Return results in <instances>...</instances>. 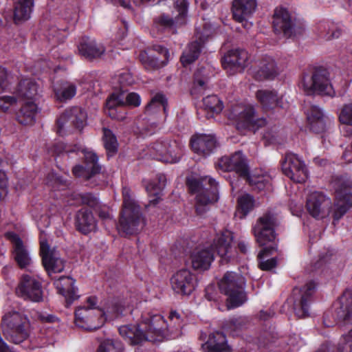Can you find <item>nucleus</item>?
<instances>
[{
	"label": "nucleus",
	"instance_id": "obj_20",
	"mask_svg": "<svg viewBox=\"0 0 352 352\" xmlns=\"http://www.w3.org/2000/svg\"><path fill=\"white\" fill-rule=\"evenodd\" d=\"M87 112L80 107H75L65 111L57 120V132L63 135L65 128L74 126L81 131L87 125Z\"/></svg>",
	"mask_w": 352,
	"mask_h": 352
},
{
	"label": "nucleus",
	"instance_id": "obj_59",
	"mask_svg": "<svg viewBox=\"0 0 352 352\" xmlns=\"http://www.w3.org/2000/svg\"><path fill=\"white\" fill-rule=\"evenodd\" d=\"M17 100L16 95L0 97V110L6 111L10 107L16 104Z\"/></svg>",
	"mask_w": 352,
	"mask_h": 352
},
{
	"label": "nucleus",
	"instance_id": "obj_29",
	"mask_svg": "<svg viewBox=\"0 0 352 352\" xmlns=\"http://www.w3.org/2000/svg\"><path fill=\"white\" fill-rule=\"evenodd\" d=\"M248 59V52L242 50H232L225 54L222 65L230 75L240 72L245 67Z\"/></svg>",
	"mask_w": 352,
	"mask_h": 352
},
{
	"label": "nucleus",
	"instance_id": "obj_50",
	"mask_svg": "<svg viewBox=\"0 0 352 352\" xmlns=\"http://www.w3.org/2000/svg\"><path fill=\"white\" fill-rule=\"evenodd\" d=\"M318 34L324 40L330 41L338 38L341 34V30L333 23L325 22L319 25Z\"/></svg>",
	"mask_w": 352,
	"mask_h": 352
},
{
	"label": "nucleus",
	"instance_id": "obj_40",
	"mask_svg": "<svg viewBox=\"0 0 352 352\" xmlns=\"http://www.w3.org/2000/svg\"><path fill=\"white\" fill-rule=\"evenodd\" d=\"M76 226L81 232L87 234L96 230L97 222L91 212L82 209L76 215Z\"/></svg>",
	"mask_w": 352,
	"mask_h": 352
},
{
	"label": "nucleus",
	"instance_id": "obj_35",
	"mask_svg": "<svg viewBox=\"0 0 352 352\" xmlns=\"http://www.w3.org/2000/svg\"><path fill=\"white\" fill-rule=\"evenodd\" d=\"M244 178L254 190L262 191L271 188L272 177L270 175L261 170L248 171L247 176Z\"/></svg>",
	"mask_w": 352,
	"mask_h": 352
},
{
	"label": "nucleus",
	"instance_id": "obj_5",
	"mask_svg": "<svg viewBox=\"0 0 352 352\" xmlns=\"http://www.w3.org/2000/svg\"><path fill=\"white\" fill-rule=\"evenodd\" d=\"M3 332L6 338L16 344L28 340L30 336V322L19 309L11 308L2 318Z\"/></svg>",
	"mask_w": 352,
	"mask_h": 352
},
{
	"label": "nucleus",
	"instance_id": "obj_58",
	"mask_svg": "<svg viewBox=\"0 0 352 352\" xmlns=\"http://www.w3.org/2000/svg\"><path fill=\"white\" fill-rule=\"evenodd\" d=\"M11 78L10 74L5 68L0 67V94L9 87Z\"/></svg>",
	"mask_w": 352,
	"mask_h": 352
},
{
	"label": "nucleus",
	"instance_id": "obj_60",
	"mask_svg": "<svg viewBox=\"0 0 352 352\" xmlns=\"http://www.w3.org/2000/svg\"><path fill=\"white\" fill-rule=\"evenodd\" d=\"M208 78V75L206 71V69L201 68L195 74V84L199 86L200 87H203L205 85Z\"/></svg>",
	"mask_w": 352,
	"mask_h": 352
},
{
	"label": "nucleus",
	"instance_id": "obj_61",
	"mask_svg": "<svg viewBox=\"0 0 352 352\" xmlns=\"http://www.w3.org/2000/svg\"><path fill=\"white\" fill-rule=\"evenodd\" d=\"M8 194V178L5 172L0 170V201Z\"/></svg>",
	"mask_w": 352,
	"mask_h": 352
},
{
	"label": "nucleus",
	"instance_id": "obj_56",
	"mask_svg": "<svg viewBox=\"0 0 352 352\" xmlns=\"http://www.w3.org/2000/svg\"><path fill=\"white\" fill-rule=\"evenodd\" d=\"M338 352L352 351V327L349 331L344 334L340 339L338 344Z\"/></svg>",
	"mask_w": 352,
	"mask_h": 352
},
{
	"label": "nucleus",
	"instance_id": "obj_32",
	"mask_svg": "<svg viewBox=\"0 0 352 352\" xmlns=\"http://www.w3.org/2000/svg\"><path fill=\"white\" fill-rule=\"evenodd\" d=\"M153 50L160 55V60L157 57L149 55L146 52H142L140 54V60L148 70L163 67L169 60L170 54L166 48L161 45H155Z\"/></svg>",
	"mask_w": 352,
	"mask_h": 352
},
{
	"label": "nucleus",
	"instance_id": "obj_24",
	"mask_svg": "<svg viewBox=\"0 0 352 352\" xmlns=\"http://www.w3.org/2000/svg\"><path fill=\"white\" fill-rule=\"evenodd\" d=\"M273 25L276 32H282L290 37L302 33V30L294 25L289 12L283 8H276L274 14Z\"/></svg>",
	"mask_w": 352,
	"mask_h": 352
},
{
	"label": "nucleus",
	"instance_id": "obj_63",
	"mask_svg": "<svg viewBox=\"0 0 352 352\" xmlns=\"http://www.w3.org/2000/svg\"><path fill=\"white\" fill-rule=\"evenodd\" d=\"M333 347L329 343L322 344L316 352H332Z\"/></svg>",
	"mask_w": 352,
	"mask_h": 352
},
{
	"label": "nucleus",
	"instance_id": "obj_15",
	"mask_svg": "<svg viewBox=\"0 0 352 352\" xmlns=\"http://www.w3.org/2000/svg\"><path fill=\"white\" fill-rule=\"evenodd\" d=\"M316 283L309 281L302 288H295L288 302L293 303L294 311L298 318H305L309 315L311 296L316 289Z\"/></svg>",
	"mask_w": 352,
	"mask_h": 352
},
{
	"label": "nucleus",
	"instance_id": "obj_31",
	"mask_svg": "<svg viewBox=\"0 0 352 352\" xmlns=\"http://www.w3.org/2000/svg\"><path fill=\"white\" fill-rule=\"evenodd\" d=\"M256 98L265 111L276 107L285 109L288 106L283 96H278L276 91L270 89H259L256 93Z\"/></svg>",
	"mask_w": 352,
	"mask_h": 352
},
{
	"label": "nucleus",
	"instance_id": "obj_12",
	"mask_svg": "<svg viewBox=\"0 0 352 352\" xmlns=\"http://www.w3.org/2000/svg\"><path fill=\"white\" fill-rule=\"evenodd\" d=\"M184 145L176 141L158 140L148 147L151 157L165 163L178 162L183 154Z\"/></svg>",
	"mask_w": 352,
	"mask_h": 352
},
{
	"label": "nucleus",
	"instance_id": "obj_10",
	"mask_svg": "<svg viewBox=\"0 0 352 352\" xmlns=\"http://www.w3.org/2000/svg\"><path fill=\"white\" fill-rule=\"evenodd\" d=\"M299 86L307 95L317 94L333 96L335 94L329 74L326 69H316L312 75H305Z\"/></svg>",
	"mask_w": 352,
	"mask_h": 352
},
{
	"label": "nucleus",
	"instance_id": "obj_22",
	"mask_svg": "<svg viewBox=\"0 0 352 352\" xmlns=\"http://www.w3.org/2000/svg\"><path fill=\"white\" fill-rule=\"evenodd\" d=\"M309 213L316 219L328 217L331 208L330 198L319 192H313L307 197L306 203Z\"/></svg>",
	"mask_w": 352,
	"mask_h": 352
},
{
	"label": "nucleus",
	"instance_id": "obj_64",
	"mask_svg": "<svg viewBox=\"0 0 352 352\" xmlns=\"http://www.w3.org/2000/svg\"><path fill=\"white\" fill-rule=\"evenodd\" d=\"M342 157L346 162H352V152L351 151H345L343 153Z\"/></svg>",
	"mask_w": 352,
	"mask_h": 352
},
{
	"label": "nucleus",
	"instance_id": "obj_53",
	"mask_svg": "<svg viewBox=\"0 0 352 352\" xmlns=\"http://www.w3.org/2000/svg\"><path fill=\"white\" fill-rule=\"evenodd\" d=\"M167 101L164 96L162 94H155L151 102L147 105L146 111L150 113H155L157 110L162 109L165 112L166 111Z\"/></svg>",
	"mask_w": 352,
	"mask_h": 352
},
{
	"label": "nucleus",
	"instance_id": "obj_19",
	"mask_svg": "<svg viewBox=\"0 0 352 352\" xmlns=\"http://www.w3.org/2000/svg\"><path fill=\"white\" fill-rule=\"evenodd\" d=\"M173 290L182 296L190 295L197 285L196 276L188 269L182 268L175 272L170 278Z\"/></svg>",
	"mask_w": 352,
	"mask_h": 352
},
{
	"label": "nucleus",
	"instance_id": "obj_14",
	"mask_svg": "<svg viewBox=\"0 0 352 352\" xmlns=\"http://www.w3.org/2000/svg\"><path fill=\"white\" fill-rule=\"evenodd\" d=\"M40 254L43 265L49 276L63 271L65 261L60 258L56 249L49 245L43 232L40 235Z\"/></svg>",
	"mask_w": 352,
	"mask_h": 352
},
{
	"label": "nucleus",
	"instance_id": "obj_48",
	"mask_svg": "<svg viewBox=\"0 0 352 352\" xmlns=\"http://www.w3.org/2000/svg\"><path fill=\"white\" fill-rule=\"evenodd\" d=\"M255 201L249 194H243L238 198L236 216L240 219L244 218L254 207Z\"/></svg>",
	"mask_w": 352,
	"mask_h": 352
},
{
	"label": "nucleus",
	"instance_id": "obj_43",
	"mask_svg": "<svg viewBox=\"0 0 352 352\" xmlns=\"http://www.w3.org/2000/svg\"><path fill=\"white\" fill-rule=\"evenodd\" d=\"M78 49L82 56L89 58L100 57L105 51L104 46L95 41H83Z\"/></svg>",
	"mask_w": 352,
	"mask_h": 352
},
{
	"label": "nucleus",
	"instance_id": "obj_9",
	"mask_svg": "<svg viewBox=\"0 0 352 352\" xmlns=\"http://www.w3.org/2000/svg\"><path fill=\"white\" fill-rule=\"evenodd\" d=\"M331 186L336 196L333 217L338 221L352 206V179L347 175H336L331 181Z\"/></svg>",
	"mask_w": 352,
	"mask_h": 352
},
{
	"label": "nucleus",
	"instance_id": "obj_46",
	"mask_svg": "<svg viewBox=\"0 0 352 352\" xmlns=\"http://www.w3.org/2000/svg\"><path fill=\"white\" fill-rule=\"evenodd\" d=\"M204 111L206 117L210 118L219 113L223 109L222 102L215 95L208 96L203 99Z\"/></svg>",
	"mask_w": 352,
	"mask_h": 352
},
{
	"label": "nucleus",
	"instance_id": "obj_2",
	"mask_svg": "<svg viewBox=\"0 0 352 352\" xmlns=\"http://www.w3.org/2000/svg\"><path fill=\"white\" fill-rule=\"evenodd\" d=\"M233 234L230 230H224L216 234L211 245L212 251L217 252L222 263L230 261L232 256V243ZM214 260L213 252L208 247H198L190 255L192 267L197 270H207Z\"/></svg>",
	"mask_w": 352,
	"mask_h": 352
},
{
	"label": "nucleus",
	"instance_id": "obj_47",
	"mask_svg": "<svg viewBox=\"0 0 352 352\" xmlns=\"http://www.w3.org/2000/svg\"><path fill=\"white\" fill-rule=\"evenodd\" d=\"M56 98L59 101L72 99L76 94V86L69 82L56 85L54 89Z\"/></svg>",
	"mask_w": 352,
	"mask_h": 352
},
{
	"label": "nucleus",
	"instance_id": "obj_57",
	"mask_svg": "<svg viewBox=\"0 0 352 352\" xmlns=\"http://www.w3.org/2000/svg\"><path fill=\"white\" fill-rule=\"evenodd\" d=\"M47 36L52 45H56L63 42L66 36V32L65 30H60L56 27H52L48 30Z\"/></svg>",
	"mask_w": 352,
	"mask_h": 352
},
{
	"label": "nucleus",
	"instance_id": "obj_42",
	"mask_svg": "<svg viewBox=\"0 0 352 352\" xmlns=\"http://www.w3.org/2000/svg\"><path fill=\"white\" fill-rule=\"evenodd\" d=\"M38 113V108L36 102H23L21 109L17 113L16 118L23 125H32L35 122V118Z\"/></svg>",
	"mask_w": 352,
	"mask_h": 352
},
{
	"label": "nucleus",
	"instance_id": "obj_23",
	"mask_svg": "<svg viewBox=\"0 0 352 352\" xmlns=\"http://www.w3.org/2000/svg\"><path fill=\"white\" fill-rule=\"evenodd\" d=\"M6 238L12 245V257L18 266L21 269L30 267L33 263L30 253L22 239L16 234L9 232L6 234Z\"/></svg>",
	"mask_w": 352,
	"mask_h": 352
},
{
	"label": "nucleus",
	"instance_id": "obj_16",
	"mask_svg": "<svg viewBox=\"0 0 352 352\" xmlns=\"http://www.w3.org/2000/svg\"><path fill=\"white\" fill-rule=\"evenodd\" d=\"M140 103V96L136 93H129L124 98L122 93L113 92L107 101V114L113 119L122 120L126 118V113L118 112L117 108L125 106L136 107Z\"/></svg>",
	"mask_w": 352,
	"mask_h": 352
},
{
	"label": "nucleus",
	"instance_id": "obj_1",
	"mask_svg": "<svg viewBox=\"0 0 352 352\" xmlns=\"http://www.w3.org/2000/svg\"><path fill=\"white\" fill-rule=\"evenodd\" d=\"M183 321L179 314L172 311L168 320L160 314H145L137 325H124L119 328L122 337L131 344L143 342L161 341L164 338L175 339L182 334Z\"/></svg>",
	"mask_w": 352,
	"mask_h": 352
},
{
	"label": "nucleus",
	"instance_id": "obj_3",
	"mask_svg": "<svg viewBox=\"0 0 352 352\" xmlns=\"http://www.w3.org/2000/svg\"><path fill=\"white\" fill-rule=\"evenodd\" d=\"M276 223V217L273 214L267 213L258 219L253 228L256 240L261 246L272 243V245L264 248L258 255L259 267L262 270H270L277 264L275 258H268L269 255L276 251V246L274 242L276 239L274 227Z\"/></svg>",
	"mask_w": 352,
	"mask_h": 352
},
{
	"label": "nucleus",
	"instance_id": "obj_34",
	"mask_svg": "<svg viewBox=\"0 0 352 352\" xmlns=\"http://www.w3.org/2000/svg\"><path fill=\"white\" fill-rule=\"evenodd\" d=\"M190 144L195 153L206 156L215 148L216 140L211 135L199 134L191 138Z\"/></svg>",
	"mask_w": 352,
	"mask_h": 352
},
{
	"label": "nucleus",
	"instance_id": "obj_44",
	"mask_svg": "<svg viewBox=\"0 0 352 352\" xmlns=\"http://www.w3.org/2000/svg\"><path fill=\"white\" fill-rule=\"evenodd\" d=\"M33 6V0H19L14 7V22L19 23L28 20L30 18Z\"/></svg>",
	"mask_w": 352,
	"mask_h": 352
},
{
	"label": "nucleus",
	"instance_id": "obj_8",
	"mask_svg": "<svg viewBox=\"0 0 352 352\" xmlns=\"http://www.w3.org/2000/svg\"><path fill=\"white\" fill-rule=\"evenodd\" d=\"M86 305L78 307L75 312V323L78 327L92 331L101 327L105 322L102 308L98 306V298L89 296Z\"/></svg>",
	"mask_w": 352,
	"mask_h": 352
},
{
	"label": "nucleus",
	"instance_id": "obj_28",
	"mask_svg": "<svg viewBox=\"0 0 352 352\" xmlns=\"http://www.w3.org/2000/svg\"><path fill=\"white\" fill-rule=\"evenodd\" d=\"M256 0H234L232 13L234 19L241 23L245 29H250L252 23L248 19L252 15L256 8Z\"/></svg>",
	"mask_w": 352,
	"mask_h": 352
},
{
	"label": "nucleus",
	"instance_id": "obj_45",
	"mask_svg": "<svg viewBox=\"0 0 352 352\" xmlns=\"http://www.w3.org/2000/svg\"><path fill=\"white\" fill-rule=\"evenodd\" d=\"M340 131L344 136H352V102L345 104L339 114Z\"/></svg>",
	"mask_w": 352,
	"mask_h": 352
},
{
	"label": "nucleus",
	"instance_id": "obj_54",
	"mask_svg": "<svg viewBox=\"0 0 352 352\" xmlns=\"http://www.w3.org/2000/svg\"><path fill=\"white\" fill-rule=\"evenodd\" d=\"M103 141L104 147L109 153L116 152L118 145L117 139L109 129L105 128L103 129Z\"/></svg>",
	"mask_w": 352,
	"mask_h": 352
},
{
	"label": "nucleus",
	"instance_id": "obj_33",
	"mask_svg": "<svg viewBox=\"0 0 352 352\" xmlns=\"http://www.w3.org/2000/svg\"><path fill=\"white\" fill-rule=\"evenodd\" d=\"M40 87L32 79L25 78L22 80L18 85L14 94L18 100L36 102L39 95Z\"/></svg>",
	"mask_w": 352,
	"mask_h": 352
},
{
	"label": "nucleus",
	"instance_id": "obj_55",
	"mask_svg": "<svg viewBox=\"0 0 352 352\" xmlns=\"http://www.w3.org/2000/svg\"><path fill=\"white\" fill-rule=\"evenodd\" d=\"M97 352H123V346L118 341L107 339L100 343Z\"/></svg>",
	"mask_w": 352,
	"mask_h": 352
},
{
	"label": "nucleus",
	"instance_id": "obj_7",
	"mask_svg": "<svg viewBox=\"0 0 352 352\" xmlns=\"http://www.w3.org/2000/svg\"><path fill=\"white\" fill-rule=\"evenodd\" d=\"M222 294L227 296L228 309L239 307L246 300L244 278L235 272H228L218 283Z\"/></svg>",
	"mask_w": 352,
	"mask_h": 352
},
{
	"label": "nucleus",
	"instance_id": "obj_30",
	"mask_svg": "<svg viewBox=\"0 0 352 352\" xmlns=\"http://www.w3.org/2000/svg\"><path fill=\"white\" fill-rule=\"evenodd\" d=\"M82 152L84 154L85 166H76L73 168V173L76 177L89 179L100 170V167L98 165V157L94 152L87 149H83Z\"/></svg>",
	"mask_w": 352,
	"mask_h": 352
},
{
	"label": "nucleus",
	"instance_id": "obj_11",
	"mask_svg": "<svg viewBox=\"0 0 352 352\" xmlns=\"http://www.w3.org/2000/svg\"><path fill=\"white\" fill-rule=\"evenodd\" d=\"M228 117L237 127H244L254 131L265 124V120L257 117L254 108L251 104L239 103L232 105L228 112Z\"/></svg>",
	"mask_w": 352,
	"mask_h": 352
},
{
	"label": "nucleus",
	"instance_id": "obj_4",
	"mask_svg": "<svg viewBox=\"0 0 352 352\" xmlns=\"http://www.w3.org/2000/svg\"><path fill=\"white\" fill-rule=\"evenodd\" d=\"M123 207L117 229L122 235H132L140 230L144 225L140 208L132 198L128 187L122 188Z\"/></svg>",
	"mask_w": 352,
	"mask_h": 352
},
{
	"label": "nucleus",
	"instance_id": "obj_38",
	"mask_svg": "<svg viewBox=\"0 0 352 352\" xmlns=\"http://www.w3.org/2000/svg\"><path fill=\"white\" fill-rule=\"evenodd\" d=\"M307 124L309 129L316 132H322L326 127L325 115L318 106L312 105L307 110Z\"/></svg>",
	"mask_w": 352,
	"mask_h": 352
},
{
	"label": "nucleus",
	"instance_id": "obj_21",
	"mask_svg": "<svg viewBox=\"0 0 352 352\" xmlns=\"http://www.w3.org/2000/svg\"><path fill=\"white\" fill-rule=\"evenodd\" d=\"M160 3L162 6L173 7L171 16L162 15L156 21L165 27H170L174 23L181 25L184 23L187 15V3L186 0H162Z\"/></svg>",
	"mask_w": 352,
	"mask_h": 352
},
{
	"label": "nucleus",
	"instance_id": "obj_39",
	"mask_svg": "<svg viewBox=\"0 0 352 352\" xmlns=\"http://www.w3.org/2000/svg\"><path fill=\"white\" fill-rule=\"evenodd\" d=\"M166 184V178L163 174H158L155 180L145 184L146 190L149 197V205L155 206L158 203Z\"/></svg>",
	"mask_w": 352,
	"mask_h": 352
},
{
	"label": "nucleus",
	"instance_id": "obj_41",
	"mask_svg": "<svg viewBox=\"0 0 352 352\" xmlns=\"http://www.w3.org/2000/svg\"><path fill=\"white\" fill-rule=\"evenodd\" d=\"M38 113V108L36 102H23L21 109L17 113L16 118L23 125H32L35 122V118Z\"/></svg>",
	"mask_w": 352,
	"mask_h": 352
},
{
	"label": "nucleus",
	"instance_id": "obj_49",
	"mask_svg": "<svg viewBox=\"0 0 352 352\" xmlns=\"http://www.w3.org/2000/svg\"><path fill=\"white\" fill-rule=\"evenodd\" d=\"M202 43L201 41H196L190 43L188 45L181 57V62L184 66L190 64L198 58L202 47Z\"/></svg>",
	"mask_w": 352,
	"mask_h": 352
},
{
	"label": "nucleus",
	"instance_id": "obj_62",
	"mask_svg": "<svg viewBox=\"0 0 352 352\" xmlns=\"http://www.w3.org/2000/svg\"><path fill=\"white\" fill-rule=\"evenodd\" d=\"M52 179H47V184L52 186L55 190L59 189L60 185L62 184L63 181L55 175H52Z\"/></svg>",
	"mask_w": 352,
	"mask_h": 352
},
{
	"label": "nucleus",
	"instance_id": "obj_17",
	"mask_svg": "<svg viewBox=\"0 0 352 352\" xmlns=\"http://www.w3.org/2000/svg\"><path fill=\"white\" fill-rule=\"evenodd\" d=\"M336 318L331 321L329 315L324 317L323 323L326 327H332L336 320L344 323V325H352V288L346 289L335 304Z\"/></svg>",
	"mask_w": 352,
	"mask_h": 352
},
{
	"label": "nucleus",
	"instance_id": "obj_13",
	"mask_svg": "<svg viewBox=\"0 0 352 352\" xmlns=\"http://www.w3.org/2000/svg\"><path fill=\"white\" fill-rule=\"evenodd\" d=\"M69 202L70 205H87L92 208L98 213L99 218L104 223H109L110 226L116 224L112 210L107 205L100 202L96 197L90 193L73 194Z\"/></svg>",
	"mask_w": 352,
	"mask_h": 352
},
{
	"label": "nucleus",
	"instance_id": "obj_6",
	"mask_svg": "<svg viewBox=\"0 0 352 352\" xmlns=\"http://www.w3.org/2000/svg\"><path fill=\"white\" fill-rule=\"evenodd\" d=\"M187 182L190 192L196 195V211L202 215L207 210L208 204L218 200V184L208 176L202 177L201 181L189 178Z\"/></svg>",
	"mask_w": 352,
	"mask_h": 352
},
{
	"label": "nucleus",
	"instance_id": "obj_36",
	"mask_svg": "<svg viewBox=\"0 0 352 352\" xmlns=\"http://www.w3.org/2000/svg\"><path fill=\"white\" fill-rule=\"evenodd\" d=\"M74 283L75 280L69 276H61L54 281L58 292L65 297L68 305L72 304L78 298Z\"/></svg>",
	"mask_w": 352,
	"mask_h": 352
},
{
	"label": "nucleus",
	"instance_id": "obj_18",
	"mask_svg": "<svg viewBox=\"0 0 352 352\" xmlns=\"http://www.w3.org/2000/svg\"><path fill=\"white\" fill-rule=\"evenodd\" d=\"M283 173L296 183H303L308 178V171L304 162L296 154L288 153L282 162Z\"/></svg>",
	"mask_w": 352,
	"mask_h": 352
},
{
	"label": "nucleus",
	"instance_id": "obj_25",
	"mask_svg": "<svg viewBox=\"0 0 352 352\" xmlns=\"http://www.w3.org/2000/svg\"><path fill=\"white\" fill-rule=\"evenodd\" d=\"M216 168L223 172L235 171L241 177L247 176L249 170L246 159L240 151L234 153L230 157H221L217 163Z\"/></svg>",
	"mask_w": 352,
	"mask_h": 352
},
{
	"label": "nucleus",
	"instance_id": "obj_51",
	"mask_svg": "<svg viewBox=\"0 0 352 352\" xmlns=\"http://www.w3.org/2000/svg\"><path fill=\"white\" fill-rule=\"evenodd\" d=\"M105 322L118 318L122 314L124 306L118 301L113 300L109 302L105 307L102 309Z\"/></svg>",
	"mask_w": 352,
	"mask_h": 352
},
{
	"label": "nucleus",
	"instance_id": "obj_52",
	"mask_svg": "<svg viewBox=\"0 0 352 352\" xmlns=\"http://www.w3.org/2000/svg\"><path fill=\"white\" fill-rule=\"evenodd\" d=\"M135 82L134 78L129 71H122L112 78L111 83L116 90L122 89L125 86Z\"/></svg>",
	"mask_w": 352,
	"mask_h": 352
},
{
	"label": "nucleus",
	"instance_id": "obj_26",
	"mask_svg": "<svg viewBox=\"0 0 352 352\" xmlns=\"http://www.w3.org/2000/svg\"><path fill=\"white\" fill-rule=\"evenodd\" d=\"M16 294L32 302H40L43 300V291L41 283L29 275H24L16 289Z\"/></svg>",
	"mask_w": 352,
	"mask_h": 352
},
{
	"label": "nucleus",
	"instance_id": "obj_27",
	"mask_svg": "<svg viewBox=\"0 0 352 352\" xmlns=\"http://www.w3.org/2000/svg\"><path fill=\"white\" fill-rule=\"evenodd\" d=\"M279 72L280 68L274 58L271 56L264 55L256 60L253 76L259 80L273 79Z\"/></svg>",
	"mask_w": 352,
	"mask_h": 352
},
{
	"label": "nucleus",
	"instance_id": "obj_37",
	"mask_svg": "<svg viewBox=\"0 0 352 352\" xmlns=\"http://www.w3.org/2000/svg\"><path fill=\"white\" fill-rule=\"evenodd\" d=\"M206 352H230V348L227 344L226 336L220 331L210 334L208 340L202 344Z\"/></svg>",
	"mask_w": 352,
	"mask_h": 352
}]
</instances>
